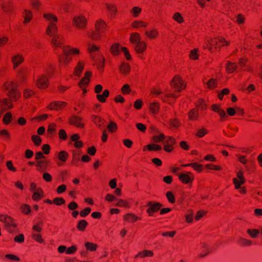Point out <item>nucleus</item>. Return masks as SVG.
Masks as SVG:
<instances>
[{
    "label": "nucleus",
    "instance_id": "f257e3e1",
    "mask_svg": "<svg viewBox=\"0 0 262 262\" xmlns=\"http://www.w3.org/2000/svg\"><path fill=\"white\" fill-rule=\"evenodd\" d=\"M43 17L51 23L48 26L46 30L47 34L49 36H55L57 33L58 29L56 26L57 17L52 13H45Z\"/></svg>",
    "mask_w": 262,
    "mask_h": 262
},
{
    "label": "nucleus",
    "instance_id": "f03ea898",
    "mask_svg": "<svg viewBox=\"0 0 262 262\" xmlns=\"http://www.w3.org/2000/svg\"><path fill=\"white\" fill-rule=\"evenodd\" d=\"M5 86L8 91V96L10 101H15L19 98L20 93L17 90V86L15 82L8 81L5 83Z\"/></svg>",
    "mask_w": 262,
    "mask_h": 262
},
{
    "label": "nucleus",
    "instance_id": "7ed1b4c3",
    "mask_svg": "<svg viewBox=\"0 0 262 262\" xmlns=\"http://www.w3.org/2000/svg\"><path fill=\"white\" fill-rule=\"evenodd\" d=\"M146 206L148 207L146 212L148 216H152L155 212H158L161 208L163 205L159 202L149 201L147 203Z\"/></svg>",
    "mask_w": 262,
    "mask_h": 262
},
{
    "label": "nucleus",
    "instance_id": "20e7f679",
    "mask_svg": "<svg viewBox=\"0 0 262 262\" xmlns=\"http://www.w3.org/2000/svg\"><path fill=\"white\" fill-rule=\"evenodd\" d=\"M179 180L184 184H191L194 180V175L191 172L177 174Z\"/></svg>",
    "mask_w": 262,
    "mask_h": 262
},
{
    "label": "nucleus",
    "instance_id": "39448f33",
    "mask_svg": "<svg viewBox=\"0 0 262 262\" xmlns=\"http://www.w3.org/2000/svg\"><path fill=\"white\" fill-rule=\"evenodd\" d=\"M92 75V73L91 72H86L84 74V77L82 78L79 82V86L80 88L83 89V92L84 93L86 92V90L85 89V88L89 84L90 81V78Z\"/></svg>",
    "mask_w": 262,
    "mask_h": 262
},
{
    "label": "nucleus",
    "instance_id": "423d86ee",
    "mask_svg": "<svg viewBox=\"0 0 262 262\" xmlns=\"http://www.w3.org/2000/svg\"><path fill=\"white\" fill-rule=\"evenodd\" d=\"M73 24L76 28L84 29L86 27L87 20L84 16H76L73 19Z\"/></svg>",
    "mask_w": 262,
    "mask_h": 262
},
{
    "label": "nucleus",
    "instance_id": "0eeeda50",
    "mask_svg": "<svg viewBox=\"0 0 262 262\" xmlns=\"http://www.w3.org/2000/svg\"><path fill=\"white\" fill-rule=\"evenodd\" d=\"M171 85L178 92H180L183 89L185 88V85H184L182 79L179 76L177 75L174 76L171 82Z\"/></svg>",
    "mask_w": 262,
    "mask_h": 262
},
{
    "label": "nucleus",
    "instance_id": "6e6552de",
    "mask_svg": "<svg viewBox=\"0 0 262 262\" xmlns=\"http://www.w3.org/2000/svg\"><path fill=\"white\" fill-rule=\"evenodd\" d=\"M82 118L79 116L73 115L69 118V123L80 128H83L84 124L81 123Z\"/></svg>",
    "mask_w": 262,
    "mask_h": 262
},
{
    "label": "nucleus",
    "instance_id": "1a4fd4ad",
    "mask_svg": "<svg viewBox=\"0 0 262 262\" xmlns=\"http://www.w3.org/2000/svg\"><path fill=\"white\" fill-rule=\"evenodd\" d=\"M67 105V103L63 101H54L50 103L48 108L50 110L59 111L64 108Z\"/></svg>",
    "mask_w": 262,
    "mask_h": 262
},
{
    "label": "nucleus",
    "instance_id": "9d476101",
    "mask_svg": "<svg viewBox=\"0 0 262 262\" xmlns=\"http://www.w3.org/2000/svg\"><path fill=\"white\" fill-rule=\"evenodd\" d=\"M36 84L39 89H45L47 88L48 85L47 77L45 75H41L38 79Z\"/></svg>",
    "mask_w": 262,
    "mask_h": 262
},
{
    "label": "nucleus",
    "instance_id": "9b49d317",
    "mask_svg": "<svg viewBox=\"0 0 262 262\" xmlns=\"http://www.w3.org/2000/svg\"><path fill=\"white\" fill-rule=\"evenodd\" d=\"M63 53V54L58 56L59 66H60L62 64L66 65L68 64L71 60V57L69 54H66L65 52Z\"/></svg>",
    "mask_w": 262,
    "mask_h": 262
},
{
    "label": "nucleus",
    "instance_id": "f8f14e48",
    "mask_svg": "<svg viewBox=\"0 0 262 262\" xmlns=\"http://www.w3.org/2000/svg\"><path fill=\"white\" fill-rule=\"evenodd\" d=\"M64 42V39L60 35H55L52 39V44L56 47H61Z\"/></svg>",
    "mask_w": 262,
    "mask_h": 262
},
{
    "label": "nucleus",
    "instance_id": "ddd939ff",
    "mask_svg": "<svg viewBox=\"0 0 262 262\" xmlns=\"http://www.w3.org/2000/svg\"><path fill=\"white\" fill-rule=\"evenodd\" d=\"M147 45L144 41H141L135 45V50L138 54H143L146 50Z\"/></svg>",
    "mask_w": 262,
    "mask_h": 262
},
{
    "label": "nucleus",
    "instance_id": "4468645a",
    "mask_svg": "<svg viewBox=\"0 0 262 262\" xmlns=\"http://www.w3.org/2000/svg\"><path fill=\"white\" fill-rule=\"evenodd\" d=\"M50 163L48 160H39L37 162L36 166H37V170L42 172L46 170L48 164Z\"/></svg>",
    "mask_w": 262,
    "mask_h": 262
},
{
    "label": "nucleus",
    "instance_id": "2eb2a0df",
    "mask_svg": "<svg viewBox=\"0 0 262 262\" xmlns=\"http://www.w3.org/2000/svg\"><path fill=\"white\" fill-rule=\"evenodd\" d=\"M24 60V57L20 54L14 56L12 58V61L13 63V68H17Z\"/></svg>",
    "mask_w": 262,
    "mask_h": 262
},
{
    "label": "nucleus",
    "instance_id": "dca6fc26",
    "mask_svg": "<svg viewBox=\"0 0 262 262\" xmlns=\"http://www.w3.org/2000/svg\"><path fill=\"white\" fill-rule=\"evenodd\" d=\"M2 9L6 12H10L13 10V4L10 0H4L2 4Z\"/></svg>",
    "mask_w": 262,
    "mask_h": 262
},
{
    "label": "nucleus",
    "instance_id": "f3484780",
    "mask_svg": "<svg viewBox=\"0 0 262 262\" xmlns=\"http://www.w3.org/2000/svg\"><path fill=\"white\" fill-rule=\"evenodd\" d=\"M93 121L99 127H105L104 123L105 120L101 118L100 117L96 115H93L92 117Z\"/></svg>",
    "mask_w": 262,
    "mask_h": 262
},
{
    "label": "nucleus",
    "instance_id": "a211bd4d",
    "mask_svg": "<svg viewBox=\"0 0 262 262\" xmlns=\"http://www.w3.org/2000/svg\"><path fill=\"white\" fill-rule=\"evenodd\" d=\"M123 219L124 221L134 223L136 222L137 220H141V217L136 216L134 213H128L124 216Z\"/></svg>",
    "mask_w": 262,
    "mask_h": 262
},
{
    "label": "nucleus",
    "instance_id": "6ab92c4d",
    "mask_svg": "<svg viewBox=\"0 0 262 262\" xmlns=\"http://www.w3.org/2000/svg\"><path fill=\"white\" fill-rule=\"evenodd\" d=\"M153 255L154 253L152 251L148 250H145L139 252L137 255H136L135 258H137L138 257L143 258L145 257H151Z\"/></svg>",
    "mask_w": 262,
    "mask_h": 262
},
{
    "label": "nucleus",
    "instance_id": "aec40b11",
    "mask_svg": "<svg viewBox=\"0 0 262 262\" xmlns=\"http://www.w3.org/2000/svg\"><path fill=\"white\" fill-rule=\"evenodd\" d=\"M188 118L191 121H194L198 119L199 117L198 109L193 108L188 112Z\"/></svg>",
    "mask_w": 262,
    "mask_h": 262
},
{
    "label": "nucleus",
    "instance_id": "412c9836",
    "mask_svg": "<svg viewBox=\"0 0 262 262\" xmlns=\"http://www.w3.org/2000/svg\"><path fill=\"white\" fill-rule=\"evenodd\" d=\"M106 24L102 20H98L95 24V29L97 31L103 32L106 27Z\"/></svg>",
    "mask_w": 262,
    "mask_h": 262
},
{
    "label": "nucleus",
    "instance_id": "4be33fe9",
    "mask_svg": "<svg viewBox=\"0 0 262 262\" xmlns=\"http://www.w3.org/2000/svg\"><path fill=\"white\" fill-rule=\"evenodd\" d=\"M110 92L108 90H105L102 94H98L96 98L100 102L104 103L106 101V98L109 96Z\"/></svg>",
    "mask_w": 262,
    "mask_h": 262
},
{
    "label": "nucleus",
    "instance_id": "5701e85b",
    "mask_svg": "<svg viewBox=\"0 0 262 262\" xmlns=\"http://www.w3.org/2000/svg\"><path fill=\"white\" fill-rule=\"evenodd\" d=\"M196 109L204 111L207 109V105L203 99H199L195 104Z\"/></svg>",
    "mask_w": 262,
    "mask_h": 262
},
{
    "label": "nucleus",
    "instance_id": "b1692460",
    "mask_svg": "<svg viewBox=\"0 0 262 262\" xmlns=\"http://www.w3.org/2000/svg\"><path fill=\"white\" fill-rule=\"evenodd\" d=\"M183 167L191 166L196 171L199 172L203 170V165L198 163H191L187 164H183L182 165Z\"/></svg>",
    "mask_w": 262,
    "mask_h": 262
},
{
    "label": "nucleus",
    "instance_id": "393cba45",
    "mask_svg": "<svg viewBox=\"0 0 262 262\" xmlns=\"http://www.w3.org/2000/svg\"><path fill=\"white\" fill-rule=\"evenodd\" d=\"M130 42L133 44H136L139 41H141V37L138 33H132L130 34L129 38Z\"/></svg>",
    "mask_w": 262,
    "mask_h": 262
},
{
    "label": "nucleus",
    "instance_id": "a878e982",
    "mask_svg": "<svg viewBox=\"0 0 262 262\" xmlns=\"http://www.w3.org/2000/svg\"><path fill=\"white\" fill-rule=\"evenodd\" d=\"M81 153V151L78 149L73 150V157L72 163L75 165L80 160V156Z\"/></svg>",
    "mask_w": 262,
    "mask_h": 262
},
{
    "label": "nucleus",
    "instance_id": "bb28decb",
    "mask_svg": "<svg viewBox=\"0 0 262 262\" xmlns=\"http://www.w3.org/2000/svg\"><path fill=\"white\" fill-rule=\"evenodd\" d=\"M84 67V63L82 61H79L75 68L74 74L77 77H80Z\"/></svg>",
    "mask_w": 262,
    "mask_h": 262
},
{
    "label": "nucleus",
    "instance_id": "cd10ccee",
    "mask_svg": "<svg viewBox=\"0 0 262 262\" xmlns=\"http://www.w3.org/2000/svg\"><path fill=\"white\" fill-rule=\"evenodd\" d=\"M63 52H65L66 54H69L70 55L71 54H78L79 53V50L76 48H71L69 46L63 47L62 48Z\"/></svg>",
    "mask_w": 262,
    "mask_h": 262
},
{
    "label": "nucleus",
    "instance_id": "c85d7f7f",
    "mask_svg": "<svg viewBox=\"0 0 262 262\" xmlns=\"http://www.w3.org/2000/svg\"><path fill=\"white\" fill-rule=\"evenodd\" d=\"M88 225V223L85 220H81L77 223L76 228L78 230L83 232Z\"/></svg>",
    "mask_w": 262,
    "mask_h": 262
},
{
    "label": "nucleus",
    "instance_id": "c756f323",
    "mask_svg": "<svg viewBox=\"0 0 262 262\" xmlns=\"http://www.w3.org/2000/svg\"><path fill=\"white\" fill-rule=\"evenodd\" d=\"M146 147L149 151H161L162 150V146L161 145L156 144H149L147 145L144 147L143 150H145V148Z\"/></svg>",
    "mask_w": 262,
    "mask_h": 262
},
{
    "label": "nucleus",
    "instance_id": "7c9ffc66",
    "mask_svg": "<svg viewBox=\"0 0 262 262\" xmlns=\"http://www.w3.org/2000/svg\"><path fill=\"white\" fill-rule=\"evenodd\" d=\"M130 65L126 62H122L119 67L120 71L123 74H127L130 72Z\"/></svg>",
    "mask_w": 262,
    "mask_h": 262
},
{
    "label": "nucleus",
    "instance_id": "2f4dec72",
    "mask_svg": "<svg viewBox=\"0 0 262 262\" xmlns=\"http://www.w3.org/2000/svg\"><path fill=\"white\" fill-rule=\"evenodd\" d=\"M120 45L118 43L113 44L110 48V52L114 56H117L120 53Z\"/></svg>",
    "mask_w": 262,
    "mask_h": 262
},
{
    "label": "nucleus",
    "instance_id": "473e14b6",
    "mask_svg": "<svg viewBox=\"0 0 262 262\" xmlns=\"http://www.w3.org/2000/svg\"><path fill=\"white\" fill-rule=\"evenodd\" d=\"M5 224L6 227H12L13 228H16L17 227V225L14 222V219L8 215L6 219Z\"/></svg>",
    "mask_w": 262,
    "mask_h": 262
},
{
    "label": "nucleus",
    "instance_id": "72a5a7b5",
    "mask_svg": "<svg viewBox=\"0 0 262 262\" xmlns=\"http://www.w3.org/2000/svg\"><path fill=\"white\" fill-rule=\"evenodd\" d=\"M99 48L98 47L95 46V45H94L93 43H89L88 45V51H89V53L91 54V58L93 59H94V60H95L94 59V57L93 56L92 53L93 52L98 51L99 50Z\"/></svg>",
    "mask_w": 262,
    "mask_h": 262
},
{
    "label": "nucleus",
    "instance_id": "f704fd0d",
    "mask_svg": "<svg viewBox=\"0 0 262 262\" xmlns=\"http://www.w3.org/2000/svg\"><path fill=\"white\" fill-rule=\"evenodd\" d=\"M226 71L228 73H233L237 69L235 63L228 61L226 66Z\"/></svg>",
    "mask_w": 262,
    "mask_h": 262
},
{
    "label": "nucleus",
    "instance_id": "c9c22d12",
    "mask_svg": "<svg viewBox=\"0 0 262 262\" xmlns=\"http://www.w3.org/2000/svg\"><path fill=\"white\" fill-rule=\"evenodd\" d=\"M69 157L68 153L65 150H61L58 153V158L62 162H65Z\"/></svg>",
    "mask_w": 262,
    "mask_h": 262
},
{
    "label": "nucleus",
    "instance_id": "e433bc0d",
    "mask_svg": "<svg viewBox=\"0 0 262 262\" xmlns=\"http://www.w3.org/2000/svg\"><path fill=\"white\" fill-rule=\"evenodd\" d=\"M106 8L112 16H115L117 11L116 6L112 4H107Z\"/></svg>",
    "mask_w": 262,
    "mask_h": 262
},
{
    "label": "nucleus",
    "instance_id": "4c0bfd02",
    "mask_svg": "<svg viewBox=\"0 0 262 262\" xmlns=\"http://www.w3.org/2000/svg\"><path fill=\"white\" fill-rule=\"evenodd\" d=\"M159 104L158 102H152L150 103L149 105V110L150 111L154 114H156L158 113L159 111Z\"/></svg>",
    "mask_w": 262,
    "mask_h": 262
},
{
    "label": "nucleus",
    "instance_id": "58836bf2",
    "mask_svg": "<svg viewBox=\"0 0 262 262\" xmlns=\"http://www.w3.org/2000/svg\"><path fill=\"white\" fill-rule=\"evenodd\" d=\"M24 13L25 14L24 24H27L32 19V14L30 11H28L27 10H24Z\"/></svg>",
    "mask_w": 262,
    "mask_h": 262
},
{
    "label": "nucleus",
    "instance_id": "ea45409f",
    "mask_svg": "<svg viewBox=\"0 0 262 262\" xmlns=\"http://www.w3.org/2000/svg\"><path fill=\"white\" fill-rule=\"evenodd\" d=\"M96 64L97 66L98 70L101 71H103L105 64L104 58L103 57H100V59H99V61H97L96 62Z\"/></svg>",
    "mask_w": 262,
    "mask_h": 262
},
{
    "label": "nucleus",
    "instance_id": "a19ab883",
    "mask_svg": "<svg viewBox=\"0 0 262 262\" xmlns=\"http://www.w3.org/2000/svg\"><path fill=\"white\" fill-rule=\"evenodd\" d=\"M145 34L148 38L152 39L156 38L157 37L158 35V32L157 30L154 29L150 31H146Z\"/></svg>",
    "mask_w": 262,
    "mask_h": 262
},
{
    "label": "nucleus",
    "instance_id": "79ce46f5",
    "mask_svg": "<svg viewBox=\"0 0 262 262\" xmlns=\"http://www.w3.org/2000/svg\"><path fill=\"white\" fill-rule=\"evenodd\" d=\"M12 115L10 112H8L4 115L3 118V121L4 124L8 125L9 124L12 120Z\"/></svg>",
    "mask_w": 262,
    "mask_h": 262
},
{
    "label": "nucleus",
    "instance_id": "37998d69",
    "mask_svg": "<svg viewBox=\"0 0 262 262\" xmlns=\"http://www.w3.org/2000/svg\"><path fill=\"white\" fill-rule=\"evenodd\" d=\"M108 130L111 133H114L118 128L117 124L111 121L107 126Z\"/></svg>",
    "mask_w": 262,
    "mask_h": 262
},
{
    "label": "nucleus",
    "instance_id": "c03bdc74",
    "mask_svg": "<svg viewBox=\"0 0 262 262\" xmlns=\"http://www.w3.org/2000/svg\"><path fill=\"white\" fill-rule=\"evenodd\" d=\"M237 243L242 246H250L252 243L251 241L243 238H239Z\"/></svg>",
    "mask_w": 262,
    "mask_h": 262
},
{
    "label": "nucleus",
    "instance_id": "a18cd8bd",
    "mask_svg": "<svg viewBox=\"0 0 262 262\" xmlns=\"http://www.w3.org/2000/svg\"><path fill=\"white\" fill-rule=\"evenodd\" d=\"M56 124L52 123L49 125L48 128L47 129V133L50 135V137L55 134V127Z\"/></svg>",
    "mask_w": 262,
    "mask_h": 262
},
{
    "label": "nucleus",
    "instance_id": "49530a36",
    "mask_svg": "<svg viewBox=\"0 0 262 262\" xmlns=\"http://www.w3.org/2000/svg\"><path fill=\"white\" fill-rule=\"evenodd\" d=\"M85 247L88 250H90L91 251H95L97 249V245L93 243L86 242L85 243Z\"/></svg>",
    "mask_w": 262,
    "mask_h": 262
},
{
    "label": "nucleus",
    "instance_id": "de8ad7c7",
    "mask_svg": "<svg viewBox=\"0 0 262 262\" xmlns=\"http://www.w3.org/2000/svg\"><path fill=\"white\" fill-rule=\"evenodd\" d=\"M247 232L251 237L256 238V237H257L259 233V231L258 229H249L247 230Z\"/></svg>",
    "mask_w": 262,
    "mask_h": 262
},
{
    "label": "nucleus",
    "instance_id": "09e8293b",
    "mask_svg": "<svg viewBox=\"0 0 262 262\" xmlns=\"http://www.w3.org/2000/svg\"><path fill=\"white\" fill-rule=\"evenodd\" d=\"M208 133V130L207 129H206L205 128H202L198 129L197 130V132L196 133V136L197 137H198L199 138H202L205 135L207 134Z\"/></svg>",
    "mask_w": 262,
    "mask_h": 262
},
{
    "label": "nucleus",
    "instance_id": "8fccbe9b",
    "mask_svg": "<svg viewBox=\"0 0 262 262\" xmlns=\"http://www.w3.org/2000/svg\"><path fill=\"white\" fill-rule=\"evenodd\" d=\"M166 196L169 203L171 204H174L175 203V196L171 191L167 192L166 193Z\"/></svg>",
    "mask_w": 262,
    "mask_h": 262
},
{
    "label": "nucleus",
    "instance_id": "3c124183",
    "mask_svg": "<svg viewBox=\"0 0 262 262\" xmlns=\"http://www.w3.org/2000/svg\"><path fill=\"white\" fill-rule=\"evenodd\" d=\"M147 23L143 21L135 20L132 23V27L134 28L146 27Z\"/></svg>",
    "mask_w": 262,
    "mask_h": 262
},
{
    "label": "nucleus",
    "instance_id": "603ef678",
    "mask_svg": "<svg viewBox=\"0 0 262 262\" xmlns=\"http://www.w3.org/2000/svg\"><path fill=\"white\" fill-rule=\"evenodd\" d=\"M31 139L35 146H39L41 143V139L39 136L33 135Z\"/></svg>",
    "mask_w": 262,
    "mask_h": 262
},
{
    "label": "nucleus",
    "instance_id": "864d4df0",
    "mask_svg": "<svg viewBox=\"0 0 262 262\" xmlns=\"http://www.w3.org/2000/svg\"><path fill=\"white\" fill-rule=\"evenodd\" d=\"M116 206L118 207H124L129 208V204L125 200L122 199L118 200V202L116 204Z\"/></svg>",
    "mask_w": 262,
    "mask_h": 262
},
{
    "label": "nucleus",
    "instance_id": "5fc2aeb1",
    "mask_svg": "<svg viewBox=\"0 0 262 262\" xmlns=\"http://www.w3.org/2000/svg\"><path fill=\"white\" fill-rule=\"evenodd\" d=\"M178 97V96L174 94H161L160 96V98L163 100V101H167L168 98H172L174 99H176Z\"/></svg>",
    "mask_w": 262,
    "mask_h": 262
},
{
    "label": "nucleus",
    "instance_id": "6e6d98bb",
    "mask_svg": "<svg viewBox=\"0 0 262 262\" xmlns=\"http://www.w3.org/2000/svg\"><path fill=\"white\" fill-rule=\"evenodd\" d=\"M166 140L164 141V144L173 145L176 144V141L174 138L170 136L166 137Z\"/></svg>",
    "mask_w": 262,
    "mask_h": 262
},
{
    "label": "nucleus",
    "instance_id": "4d7b16f0",
    "mask_svg": "<svg viewBox=\"0 0 262 262\" xmlns=\"http://www.w3.org/2000/svg\"><path fill=\"white\" fill-rule=\"evenodd\" d=\"M21 212L25 214H29L31 212V207L28 204L23 205L20 207Z\"/></svg>",
    "mask_w": 262,
    "mask_h": 262
},
{
    "label": "nucleus",
    "instance_id": "13d9d810",
    "mask_svg": "<svg viewBox=\"0 0 262 262\" xmlns=\"http://www.w3.org/2000/svg\"><path fill=\"white\" fill-rule=\"evenodd\" d=\"M217 82L215 79H210L207 83L208 88L211 89L215 88L217 86Z\"/></svg>",
    "mask_w": 262,
    "mask_h": 262
},
{
    "label": "nucleus",
    "instance_id": "bf43d9fd",
    "mask_svg": "<svg viewBox=\"0 0 262 262\" xmlns=\"http://www.w3.org/2000/svg\"><path fill=\"white\" fill-rule=\"evenodd\" d=\"M205 167L208 169L215 170H221L222 167L219 165H215L213 164H208L205 165Z\"/></svg>",
    "mask_w": 262,
    "mask_h": 262
},
{
    "label": "nucleus",
    "instance_id": "052dcab7",
    "mask_svg": "<svg viewBox=\"0 0 262 262\" xmlns=\"http://www.w3.org/2000/svg\"><path fill=\"white\" fill-rule=\"evenodd\" d=\"M141 11V8L138 7H134L131 9L130 12L133 14L134 17H137L139 15Z\"/></svg>",
    "mask_w": 262,
    "mask_h": 262
},
{
    "label": "nucleus",
    "instance_id": "680f3d73",
    "mask_svg": "<svg viewBox=\"0 0 262 262\" xmlns=\"http://www.w3.org/2000/svg\"><path fill=\"white\" fill-rule=\"evenodd\" d=\"M169 124L171 127L174 128H177L180 125V123L178 119H170L169 121Z\"/></svg>",
    "mask_w": 262,
    "mask_h": 262
},
{
    "label": "nucleus",
    "instance_id": "e2e57ef3",
    "mask_svg": "<svg viewBox=\"0 0 262 262\" xmlns=\"http://www.w3.org/2000/svg\"><path fill=\"white\" fill-rule=\"evenodd\" d=\"M42 226L43 222L40 221L33 226L32 229L37 232H40L42 230Z\"/></svg>",
    "mask_w": 262,
    "mask_h": 262
},
{
    "label": "nucleus",
    "instance_id": "0e129e2a",
    "mask_svg": "<svg viewBox=\"0 0 262 262\" xmlns=\"http://www.w3.org/2000/svg\"><path fill=\"white\" fill-rule=\"evenodd\" d=\"M165 137L163 134H160L159 136H154L152 137V140L155 143H158L163 141Z\"/></svg>",
    "mask_w": 262,
    "mask_h": 262
},
{
    "label": "nucleus",
    "instance_id": "69168bd1",
    "mask_svg": "<svg viewBox=\"0 0 262 262\" xmlns=\"http://www.w3.org/2000/svg\"><path fill=\"white\" fill-rule=\"evenodd\" d=\"M53 204L60 206L66 203V201L62 198H55L53 200Z\"/></svg>",
    "mask_w": 262,
    "mask_h": 262
},
{
    "label": "nucleus",
    "instance_id": "338daca9",
    "mask_svg": "<svg viewBox=\"0 0 262 262\" xmlns=\"http://www.w3.org/2000/svg\"><path fill=\"white\" fill-rule=\"evenodd\" d=\"M130 86L127 84H124L121 88V92L123 95L128 94L131 92Z\"/></svg>",
    "mask_w": 262,
    "mask_h": 262
},
{
    "label": "nucleus",
    "instance_id": "774afa93",
    "mask_svg": "<svg viewBox=\"0 0 262 262\" xmlns=\"http://www.w3.org/2000/svg\"><path fill=\"white\" fill-rule=\"evenodd\" d=\"M44 195L41 194L40 193L34 192L32 195V199L35 201H39L42 198H43Z\"/></svg>",
    "mask_w": 262,
    "mask_h": 262
}]
</instances>
